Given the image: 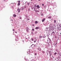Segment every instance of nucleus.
Instances as JSON below:
<instances>
[{
  "instance_id": "nucleus-1",
  "label": "nucleus",
  "mask_w": 61,
  "mask_h": 61,
  "mask_svg": "<svg viewBox=\"0 0 61 61\" xmlns=\"http://www.w3.org/2000/svg\"><path fill=\"white\" fill-rule=\"evenodd\" d=\"M48 39L49 41V43H50L51 44H52L53 43V42L52 41H51V39H50V38H48Z\"/></svg>"
},
{
  "instance_id": "nucleus-2",
  "label": "nucleus",
  "mask_w": 61,
  "mask_h": 61,
  "mask_svg": "<svg viewBox=\"0 0 61 61\" xmlns=\"http://www.w3.org/2000/svg\"><path fill=\"white\" fill-rule=\"evenodd\" d=\"M53 24H50L49 25V27L50 28H53Z\"/></svg>"
},
{
  "instance_id": "nucleus-3",
  "label": "nucleus",
  "mask_w": 61,
  "mask_h": 61,
  "mask_svg": "<svg viewBox=\"0 0 61 61\" xmlns=\"http://www.w3.org/2000/svg\"><path fill=\"white\" fill-rule=\"evenodd\" d=\"M57 29L58 30V31H60V29H61V28L60 27H59L58 26H57Z\"/></svg>"
},
{
  "instance_id": "nucleus-4",
  "label": "nucleus",
  "mask_w": 61,
  "mask_h": 61,
  "mask_svg": "<svg viewBox=\"0 0 61 61\" xmlns=\"http://www.w3.org/2000/svg\"><path fill=\"white\" fill-rule=\"evenodd\" d=\"M49 53L50 55V56H51V55H52V53L51 52V51H50L49 52Z\"/></svg>"
},
{
  "instance_id": "nucleus-5",
  "label": "nucleus",
  "mask_w": 61,
  "mask_h": 61,
  "mask_svg": "<svg viewBox=\"0 0 61 61\" xmlns=\"http://www.w3.org/2000/svg\"><path fill=\"white\" fill-rule=\"evenodd\" d=\"M52 5L54 7H56V4L55 3H54Z\"/></svg>"
},
{
  "instance_id": "nucleus-6",
  "label": "nucleus",
  "mask_w": 61,
  "mask_h": 61,
  "mask_svg": "<svg viewBox=\"0 0 61 61\" xmlns=\"http://www.w3.org/2000/svg\"><path fill=\"white\" fill-rule=\"evenodd\" d=\"M46 29L47 30V31H48V32H49V30L50 29V28H46Z\"/></svg>"
},
{
  "instance_id": "nucleus-7",
  "label": "nucleus",
  "mask_w": 61,
  "mask_h": 61,
  "mask_svg": "<svg viewBox=\"0 0 61 61\" xmlns=\"http://www.w3.org/2000/svg\"><path fill=\"white\" fill-rule=\"evenodd\" d=\"M29 28L28 27H27L26 29V30L27 32H28V30H29Z\"/></svg>"
},
{
  "instance_id": "nucleus-8",
  "label": "nucleus",
  "mask_w": 61,
  "mask_h": 61,
  "mask_svg": "<svg viewBox=\"0 0 61 61\" xmlns=\"http://www.w3.org/2000/svg\"><path fill=\"white\" fill-rule=\"evenodd\" d=\"M50 32H48V34H47V36H48L47 37H48V38H49V36H50Z\"/></svg>"
},
{
  "instance_id": "nucleus-9",
  "label": "nucleus",
  "mask_w": 61,
  "mask_h": 61,
  "mask_svg": "<svg viewBox=\"0 0 61 61\" xmlns=\"http://www.w3.org/2000/svg\"><path fill=\"white\" fill-rule=\"evenodd\" d=\"M24 7L23 6L22 7H21L20 8V10H24Z\"/></svg>"
},
{
  "instance_id": "nucleus-10",
  "label": "nucleus",
  "mask_w": 61,
  "mask_h": 61,
  "mask_svg": "<svg viewBox=\"0 0 61 61\" xmlns=\"http://www.w3.org/2000/svg\"><path fill=\"white\" fill-rule=\"evenodd\" d=\"M15 39L16 41H18V36H17Z\"/></svg>"
},
{
  "instance_id": "nucleus-11",
  "label": "nucleus",
  "mask_w": 61,
  "mask_h": 61,
  "mask_svg": "<svg viewBox=\"0 0 61 61\" xmlns=\"http://www.w3.org/2000/svg\"><path fill=\"white\" fill-rule=\"evenodd\" d=\"M56 60H57V61H61V60L60 59H58V58H57L56 59Z\"/></svg>"
},
{
  "instance_id": "nucleus-12",
  "label": "nucleus",
  "mask_w": 61,
  "mask_h": 61,
  "mask_svg": "<svg viewBox=\"0 0 61 61\" xmlns=\"http://www.w3.org/2000/svg\"><path fill=\"white\" fill-rule=\"evenodd\" d=\"M53 31V29L52 28H50V30H49V32H52Z\"/></svg>"
},
{
  "instance_id": "nucleus-13",
  "label": "nucleus",
  "mask_w": 61,
  "mask_h": 61,
  "mask_svg": "<svg viewBox=\"0 0 61 61\" xmlns=\"http://www.w3.org/2000/svg\"><path fill=\"white\" fill-rule=\"evenodd\" d=\"M17 11H18V13H20V9H19V8H18L17 9Z\"/></svg>"
},
{
  "instance_id": "nucleus-14",
  "label": "nucleus",
  "mask_w": 61,
  "mask_h": 61,
  "mask_svg": "<svg viewBox=\"0 0 61 61\" xmlns=\"http://www.w3.org/2000/svg\"><path fill=\"white\" fill-rule=\"evenodd\" d=\"M14 5V3H11L10 4V6L11 7H12V6H13Z\"/></svg>"
},
{
  "instance_id": "nucleus-15",
  "label": "nucleus",
  "mask_w": 61,
  "mask_h": 61,
  "mask_svg": "<svg viewBox=\"0 0 61 61\" xmlns=\"http://www.w3.org/2000/svg\"><path fill=\"white\" fill-rule=\"evenodd\" d=\"M57 55L58 56H60V53H59V52H58L57 54Z\"/></svg>"
},
{
  "instance_id": "nucleus-16",
  "label": "nucleus",
  "mask_w": 61,
  "mask_h": 61,
  "mask_svg": "<svg viewBox=\"0 0 61 61\" xmlns=\"http://www.w3.org/2000/svg\"><path fill=\"white\" fill-rule=\"evenodd\" d=\"M45 18H44L42 19V22H44V21H45Z\"/></svg>"
},
{
  "instance_id": "nucleus-17",
  "label": "nucleus",
  "mask_w": 61,
  "mask_h": 61,
  "mask_svg": "<svg viewBox=\"0 0 61 61\" xmlns=\"http://www.w3.org/2000/svg\"><path fill=\"white\" fill-rule=\"evenodd\" d=\"M23 7H24V9H25V8H26V5H24Z\"/></svg>"
},
{
  "instance_id": "nucleus-18",
  "label": "nucleus",
  "mask_w": 61,
  "mask_h": 61,
  "mask_svg": "<svg viewBox=\"0 0 61 61\" xmlns=\"http://www.w3.org/2000/svg\"><path fill=\"white\" fill-rule=\"evenodd\" d=\"M52 17L51 16H49L48 17V18H49V19H51V18Z\"/></svg>"
},
{
  "instance_id": "nucleus-19",
  "label": "nucleus",
  "mask_w": 61,
  "mask_h": 61,
  "mask_svg": "<svg viewBox=\"0 0 61 61\" xmlns=\"http://www.w3.org/2000/svg\"><path fill=\"white\" fill-rule=\"evenodd\" d=\"M35 24H37L38 23V21H36L35 22Z\"/></svg>"
},
{
  "instance_id": "nucleus-20",
  "label": "nucleus",
  "mask_w": 61,
  "mask_h": 61,
  "mask_svg": "<svg viewBox=\"0 0 61 61\" xmlns=\"http://www.w3.org/2000/svg\"><path fill=\"white\" fill-rule=\"evenodd\" d=\"M28 52H27V53H30V50H28Z\"/></svg>"
},
{
  "instance_id": "nucleus-21",
  "label": "nucleus",
  "mask_w": 61,
  "mask_h": 61,
  "mask_svg": "<svg viewBox=\"0 0 61 61\" xmlns=\"http://www.w3.org/2000/svg\"><path fill=\"white\" fill-rule=\"evenodd\" d=\"M42 52L43 53V54H45V51H42Z\"/></svg>"
},
{
  "instance_id": "nucleus-22",
  "label": "nucleus",
  "mask_w": 61,
  "mask_h": 61,
  "mask_svg": "<svg viewBox=\"0 0 61 61\" xmlns=\"http://www.w3.org/2000/svg\"><path fill=\"white\" fill-rule=\"evenodd\" d=\"M54 46H55L56 47H57V45H56V44H55Z\"/></svg>"
},
{
  "instance_id": "nucleus-23",
  "label": "nucleus",
  "mask_w": 61,
  "mask_h": 61,
  "mask_svg": "<svg viewBox=\"0 0 61 61\" xmlns=\"http://www.w3.org/2000/svg\"><path fill=\"white\" fill-rule=\"evenodd\" d=\"M38 50H39V51H40V50H41V48H38Z\"/></svg>"
},
{
  "instance_id": "nucleus-24",
  "label": "nucleus",
  "mask_w": 61,
  "mask_h": 61,
  "mask_svg": "<svg viewBox=\"0 0 61 61\" xmlns=\"http://www.w3.org/2000/svg\"><path fill=\"white\" fill-rule=\"evenodd\" d=\"M37 7L38 8H39L40 7L39 6V5H38L37 6Z\"/></svg>"
},
{
  "instance_id": "nucleus-25",
  "label": "nucleus",
  "mask_w": 61,
  "mask_h": 61,
  "mask_svg": "<svg viewBox=\"0 0 61 61\" xmlns=\"http://www.w3.org/2000/svg\"><path fill=\"white\" fill-rule=\"evenodd\" d=\"M39 28V27H36V29H38Z\"/></svg>"
},
{
  "instance_id": "nucleus-26",
  "label": "nucleus",
  "mask_w": 61,
  "mask_h": 61,
  "mask_svg": "<svg viewBox=\"0 0 61 61\" xmlns=\"http://www.w3.org/2000/svg\"><path fill=\"white\" fill-rule=\"evenodd\" d=\"M13 16L14 17H16V15L15 14H14L13 15Z\"/></svg>"
},
{
  "instance_id": "nucleus-27",
  "label": "nucleus",
  "mask_w": 61,
  "mask_h": 61,
  "mask_svg": "<svg viewBox=\"0 0 61 61\" xmlns=\"http://www.w3.org/2000/svg\"><path fill=\"white\" fill-rule=\"evenodd\" d=\"M56 54H57V52H55L54 53V55H56Z\"/></svg>"
},
{
  "instance_id": "nucleus-28",
  "label": "nucleus",
  "mask_w": 61,
  "mask_h": 61,
  "mask_svg": "<svg viewBox=\"0 0 61 61\" xmlns=\"http://www.w3.org/2000/svg\"><path fill=\"white\" fill-rule=\"evenodd\" d=\"M31 39L32 41H34V39H33V38H31Z\"/></svg>"
},
{
  "instance_id": "nucleus-29",
  "label": "nucleus",
  "mask_w": 61,
  "mask_h": 61,
  "mask_svg": "<svg viewBox=\"0 0 61 61\" xmlns=\"http://www.w3.org/2000/svg\"><path fill=\"white\" fill-rule=\"evenodd\" d=\"M59 26H60V28H61V24H60V25H59Z\"/></svg>"
},
{
  "instance_id": "nucleus-30",
  "label": "nucleus",
  "mask_w": 61,
  "mask_h": 61,
  "mask_svg": "<svg viewBox=\"0 0 61 61\" xmlns=\"http://www.w3.org/2000/svg\"><path fill=\"white\" fill-rule=\"evenodd\" d=\"M34 7H36V5H34Z\"/></svg>"
},
{
  "instance_id": "nucleus-31",
  "label": "nucleus",
  "mask_w": 61,
  "mask_h": 61,
  "mask_svg": "<svg viewBox=\"0 0 61 61\" xmlns=\"http://www.w3.org/2000/svg\"><path fill=\"white\" fill-rule=\"evenodd\" d=\"M47 46H48V47H49V46H50V44H48L47 45Z\"/></svg>"
},
{
  "instance_id": "nucleus-32",
  "label": "nucleus",
  "mask_w": 61,
  "mask_h": 61,
  "mask_svg": "<svg viewBox=\"0 0 61 61\" xmlns=\"http://www.w3.org/2000/svg\"><path fill=\"white\" fill-rule=\"evenodd\" d=\"M25 17H26L27 18V17H28V16H27V15H25Z\"/></svg>"
},
{
  "instance_id": "nucleus-33",
  "label": "nucleus",
  "mask_w": 61,
  "mask_h": 61,
  "mask_svg": "<svg viewBox=\"0 0 61 61\" xmlns=\"http://www.w3.org/2000/svg\"><path fill=\"white\" fill-rule=\"evenodd\" d=\"M27 21H29V20H30V19L29 18H27Z\"/></svg>"
},
{
  "instance_id": "nucleus-34",
  "label": "nucleus",
  "mask_w": 61,
  "mask_h": 61,
  "mask_svg": "<svg viewBox=\"0 0 61 61\" xmlns=\"http://www.w3.org/2000/svg\"><path fill=\"white\" fill-rule=\"evenodd\" d=\"M42 37V36H39V38H41Z\"/></svg>"
},
{
  "instance_id": "nucleus-35",
  "label": "nucleus",
  "mask_w": 61,
  "mask_h": 61,
  "mask_svg": "<svg viewBox=\"0 0 61 61\" xmlns=\"http://www.w3.org/2000/svg\"><path fill=\"white\" fill-rule=\"evenodd\" d=\"M35 45H36L35 46H38V44H36Z\"/></svg>"
},
{
  "instance_id": "nucleus-36",
  "label": "nucleus",
  "mask_w": 61,
  "mask_h": 61,
  "mask_svg": "<svg viewBox=\"0 0 61 61\" xmlns=\"http://www.w3.org/2000/svg\"><path fill=\"white\" fill-rule=\"evenodd\" d=\"M20 19H22V17L20 16Z\"/></svg>"
},
{
  "instance_id": "nucleus-37",
  "label": "nucleus",
  "mask_w": 61,
  "mask_h": 61,
  "mask_svg": "<svg viewBox=\"0 0 61 61\" xmlns=\"http://www.w3.org/2000/svg\"><path fill=\"white\" fill-rule=\"evenodd\" d=\"M20 3H18V5H20Z\"/></svg>"
},
{
  "instance_id": "nucleus-38",
  "label": "nucleus",
  "mask_w": 61,
  "mask_h": 61,
  "mask_svg": "<svg viewBox=\"0 0 61 61\" xmlns=\"http://www.w3.org/2000/svg\"><path fill=\"white\" fill-rule=\"evenodd\" d=\"M54 21L55 23H56V20H54Z\"/></svg>"
},
{
  "instance_id": "nucleus-39",
  "label": "nucleus",
  "mask_w": 61,
  "mask_h": 61,
  "mask_svg": "<svg viewBox=\"0 0 61 61\" xmlns=\"http://www.w3.org/2000/svg\"><path fill=\"white\" fill-rule=\"evenodd\" d=\"M30 9L28 8V11H30Z\"/></svg>"
},
{
  "instance_id": "nucleus-40",
  "label": "nucleus",
  "mask_w": 61,
  "mask_h": 61,
  "mask_svg": "<svg viewBox=\"0 0 61 61\" xmlns=\"http://www.w3.org/2000/svg\"><path fill=\"white\" fill-rule=\"evenodd\" d=\"M47 44L48 45V44H49V43L48 42H47Z\"/></svg>"
},
{
  "instance_id": "nucleus-41",
  "label": "nucleus",
  "mask_w": 61,
  "mask_h": 61,
  "mask_svg": "<svg viewBox=\"0 0 61 61\" xmlns=\"http://www.w3.org/2000/svg\"><path fill=\"white\" fill-rule=\"evenodd\" d=\"M47 10L48 11H50V10L49 9H47Z\"/></svg>"
},
{
  "instance_id": "nucleus-42",
  "label": "nucleus",
  "mask_w": 61,
  "mask_h": 61,
  "mask_svg": "<svg viewBox=\"0 0 61 61\" xmlns=\"http://www.w3.org/2000/svg\"><path fill=\"white\" fill-rule=\"evenodd\" d=\"M35 56H36L37 55V53H35Z\"/></svg>"
},
{
  "instance_id": "nucleus-43",
  "label": "nucleus",
  "mask_w": 61,
  "mask_h": 61,
  "mask_svg": "<svg viewBox=\"0 0 61 61\" xmlns=\"http://www.w3.org/2000/svg\"><path fill=\"white\" fill-rule=\"evenodd\" d=\"M27 5H29V3H27Z\"/></svg>"
},
{
  "instance_id": "nucleus-44",
  "label": "nucleus",
  "mask_w": 61,
  "mask_h": 61,
  "mask_svg": "<svg viewBox=\"0 0 61 61\" xmlns=\"http://www.w3.org/2000/svg\"><path fill=\"white\" fill-rule=\"evenodd\" d=\"M37 33V31H36L35 32V34H36V33Z\"/></svg>"
},
{
  "instance_id": "nucleus-45",
  "label": "nucleus",
  "mask_w": 61,
  "mask_h": 61,
  "mask_svg": "<svg viewBox=\"0 0 61 61\" xmlns=\"http://www.w3.org/2000/svg\"><path fill=\"white\" fill-rule=\"evenodd\" d=\"M31 33L32 35H33V33L32 32H31Z\"/></svg>"
},
{
  "instance_id": "nucleus-46",
  "label": "nucleus",
  "mask_w": 61,
  "mask_h": 61,
  "mask_svg": "<svg viewBox=\"0 0 61 61\" xmlns=\"http://www.w3.org/2000/svg\"><path fill=\"white\" fill-rule=\"evenodd\" d=\"M56 52H57V51H58V50L56 49Z\"/></svg>"
},
{
  "instance_id": "nucleus-47",
  "label": "nucleus",
  "mask_w": 61,
  "mask_h": 61,
  "mask_svg": "<svg viewBox=\"0 0 61 61\" xmlns=\"http://www.w3.org/2000/svg\"><path fill=\"white\" fill-rule=\"evenodd\" d=\"M55 33V32L54 31H53L52 32V34H54V33Z\"/></svg>"
},
{
  "instance_id": "nucleus-48",
  "label": "nucleus",
  "mask_w": 61,
  "mask_h": 61,
  "mask_svg": "<svg viewBox=\"0 0 61 61\" xmlns=\"http://www.w3.org/2000/svg\"><path fill=\"white\" fill-rule=\"evenodd\" d=\"M37 12H39V11L36 10Z\"/></svg>"
},
{
  "instance_id": "nucleus-49",
  "label": "nucleus",
  "mask_w": 61,
  "mask_h": 61,
  "mask_svg": "<svg viewBox=\"0 0 61 61\" xmlns=\"http://www.w3.org/2000/svg\"><path fill=\"white\" fill-rule=\"evenodd\" d=\"M34 43H36V40H35L34 41Z\"/></svg>"
},
{
  "instance_id": "nucleus-50",
  "label": "nucleus",
  "mask_w": 61,
  "mask_h": 61,
  "mask_svg": "<svg viewBox=\"0 0 61 61\" xmlns=\"http://www.w3.org/2000/svg\"><path fill=\"white\" fill-rule=\"evenodd\" d=\"M45 37H46V36H43V38H45Z\"/></svg>"
},
{
  "instance_id": "nucleus-51",
  "label": "nucleus",
  "mask_w": 61,
  "mask_h": 61,
  "mask_svg": "<svg viewBox=\"0 0 61 61\" xmlns=\"http://www.w3.org/2000/svg\"><path fill=\"white\" fill-rule=\"evenodd\" d=\"M32 31H34V29H32Z\"/></svg>"
},
{
  "instance_id": "nucleus-52",
  "label": "nucleus",
  "mask_w": 61,
  "mask_h": 61,
  "mask_svg": "<svg viewBox=\"0 0 61 61\" xmlns=\"http://www.w3.org/2000/svg\"><path fill=\"white\" fill-rule=\"evenodd\" d=\"M22 41L23 43H24V40H23Z\"/></svg>"
},
{
  "instance_id": "nucleus-53",
  "label": "nucleus",
  "mask_w": 61,
  "mask_h": 61,
  "mask_svg": "<svg viewBox=\"0 0 61 61\" xmlns=\"http://www.w3.org/2000/svg\"><path fill=\"white\" fill-rule=\"evenodd\" d=\"M18 2L19 3H20V0H19L18 1Z\"/></svg>"
},
{
  "instance_id": "nucleus-54",
  "label": "nucleus",
  "mask_w": 61,
  "mask_h": 61,
  "mask_svg": "<svg viewBox=\"0 0 61 61\" xmlns=\"http://www.w3.org/2000/svg\"><path fill=\"white\" fill-rule=\"evenodd\" d=\"M33 46H34H34H36V45H34L33 44Z\"/></svg>"
},
{
  "instance_id": "nucleus-55",
  "label": "nucleus",
  "mask_w": 61,
  "mask_h": 61,
  "mask_svg": "<svg viewBox=\"0 0 61 61\" xmlns=\"http://www.w3.org/2000/svg\"><path fill=\"white\" fill-rule=\"evenodd\" d=\"M48 40H49L48 39H48H47V42H48V41H48Z\"/></svg>"
},
{
  "instance_id": "nucleus-56",
  "label": "nucleus",
  "mask_w": 61,
  "mask_h": 61,
  "mask_svg": "<svg viewBox=\"0 0 61 61\" xmlns=\"http://www.w3.org/2000/svg\"><path fill=\"white\" fill-rule=\"evenodd\" d=\"M27 39V38H26V39H25V41H26V39Z\"/></svg>"
},
{
  "instance_id": "nucleus-57",
  "label": "nucleus",
  "mask_w": 61,
  "mask_h": 61,
  "mask_svg": "<svg viewBox=\"0 0 61 61\" xmlns=\"http://www.w3.org/2000/svg\"><path fill=\"white\" fill-rule=\"evenodd\" d=\"M12 8H14V6H11Z\"/></svg>"
},
{
  "instance_id": "nucleus-58",
  "label": "nucleus",
  "mask_w": 61,
  "mask_h": 61,
  "mask_svg": "<svg viewBox=\"0 0 61 61\" xmlns=\"http://www.w3.org/2000/svg\"><path fill=\"white\" fill-rule=\"evenodd\" d=\"M34 8V10H35V9H36V8H34V7H33Z\"/></svg>"
},
{
  "instance_id": "nucleus-59",
  "label": "nucleus",
  "mask_w": 61,
  "mask_h": 61,
  "mask_svg": "<svg viewBox=\"0 0 61 61\" xmlns=\"http://www.w3.org/2000/svg\"><path fill=\"white\" fill-rule=\"evenodd\" d=\"M42 5L43 6H44V4H42Z\"/></svg>"
},
{
  "instance_id": "nucleus-60",
  "label": "nucleus",
  "mask_w": 61,
  "mask_h": 61,
  "mask_svg": "<svg viewBox=\"0 0 61 61\" xmlns=\"http://www.w3.org/2000/svg\"><path fill=\"white\" fill-rule=\"evenodd\" d=\"M55 38H57L56 36H55Z\"/></svg>"
},
{
  "instance_id": "nucleus-61",
  "label": "nucleus",
  "mask_w": 61,
  "mask_h": 61,
  "mask_svg": "<svg viewBox=\"0 0 61 61\" xmlns=\"http://www.w3.org/2000/svg\"><path fill=\"white\" fill-rule=\"evenodd\" d=\"M33 45H34L33 44H32V45H31V46H33Z\"/></svg>"
},
{
  "instance_id": "nucleus-62",
  "label": "nucleus",
  "mask_w": 61,
  "mask_h": 61,
  "mask_svg": "<svg viewBox=\"0 0 61 61\" xmlns=\"http://www.w3.org/2000/svg\"><path fill=\"white\" fill-rule=\"evenodd\" d=\"M37 42L39 43V40H38V41H37Z\"/></svg>"
},
{
  "instance_id": "nucleus-63",
  "label": "nucleus",
  "mask_w": 61,
  "mask_h": 61,
  "mask_svg": "<svg viewBox=\"0 0 61 61\" xmlns=\"http://www.w3.org/2000/svg\"><path fill=\"white\" fill-rule=\"evenodd\" d=\"M15 33H16V34H17V32L16 31H15Z\"/></svg>"
},
{
  "instance_id": "nucleus-64",
  "label": "nucleus",
  "mask_w": 61,
  "mask_h": 61,
  "mask_svg": "<svg viewBox=\"0 0 61 61\" xmlns=\"http://www.w3.org/2000/svg\"><path fill=\"white\" fill-rule=\"evenodd\" d=\"M57 25V26H58V25Z\"/></svg>"
}]
</instances>
